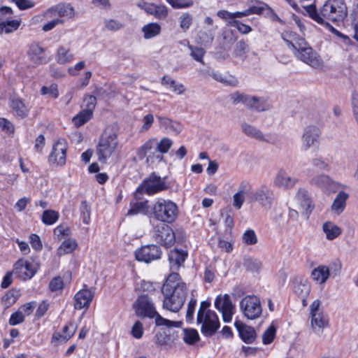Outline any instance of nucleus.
<instances>
[{"label":"nucleus","mask_w":358,"mask_h":358,"mask_svg":"<svg viewBox=\"0 0 358 358\" xmlns=\"http://www.w3.org/2000/svg\"><path fill=\"white\" fill-rule=\"evenodd\" d=\"M92 117V113H90V111L88 112L83 109L73 118L72 121L75 126L80 127L89 121Z\"/></svg>","instance_id":"47"},{"label":"nucleus","mask_w":358,"mask_h":358,"mask_svg":"<svg viewBox=\"0 0 358 358\" xmlns=\"http://www.w3.org/2000/svg\"><path fill=\"white\" fill-rule=\"evenodd\" d=\"M41 92L43 95L48 94L55 99L59 96L57 85L55 84H52L48 87L43 86L41 90Z\"/></svg>","instance_id":"59"},{"label":"nucleus","mask_w":358,"mask_h":358,"mask_svg":"<svg viewBox=\"0 0 358 358\" xmlns=\"http://www.w3.org/2000/svg\"><path fill=\"white\" fill-rule=\"evenodd\" d=\"M293 290L295 294L301 299L303 306H306L308 304L307 297L310 292V285L308 280L302 278L296 279L294 282Z\"/></svg>","instance_id":"23"},{"label":"nucleus","mask_w":358,"mask_h":358,"mask_svg":"<svg viewBox=\"0 0 358 358\" xmlns=\"http://www.w3.org/2000/svg\"><path fill=\"white\" fill-rule=\"evenodd\" d=\"M191 50L190 55L197 62L203 64V57L205 55V50L201 48L189 46Z\"/></svg>","instance_id":"56"},{"label":"nucleus","mask_w":358,"mask_h":358,"mask_svg":"<svg viewBox=\"0 0 358 358\" xmlns=\"http://www.w3.org/2000/svg\"><path fill=\"white\" fill-rule=\"evenodd\" d=\"M142 31L143 33L144 38L145 39H150L160 34L161 27L158 23H149L143 27Z\"/></svg>","instance_id":"41"},{"label":"nucleus","mask_w":358,"mask_h":358,"mask_svg":"<svg viewBox=\"0 0 358 358\" xmlns=\"http://www.w3.org/2000/svg\"><path fill=\"white\" fill-rule=\"evenodd\" d=\"M85 110L93 113V110L95 108L96 104V99L92 95H86L83 99Z\"/></svg>","instance_id":"57"},{"label":"nucleus","mask_w":358,"mask_h":358,"mask_svg":"<svg viewBox=\"0 0 358 358\" xmlns=\"http://www.w3.org/2000/svg\"><path fill=\"white\" fill-rule=\"evenodd\" d=\"M307 15L318 24L330 27L329 20L333 22L343 21L347 16V7L342 0H327L320 12H317L315 4L303 6Z\"/></svg>","instance_id":"2"},{"label":"nucleus","mask_w":358,"mask_h":358,"mask_svg":"<svg viewBox=\"0 0 358 358\" xmlns=\"http://www.w3.org/2000/svg\"><path fill=\"white\" fill-rule=\"evenodd\" d=\"M94 298V292L89 289H83L74 296V308L78 310L87 308Z\"/></svg>","instance_id":"24"},{"label":"nucleus","mask_w":358,"mask_h":358,"mask_svg":"<svg viewBox=\"0 0 358 358\" xmlns=\"http://www.w3.org/2000/svg\"><path fill=\"white\" fill-rule=\"evenodd\" d=\"M320 301L316 299L310 306L311 329L317 335H321L329 324V317L320 308Z\"/></svg>","instance_id":"7"},{"label":"nucleus","mask_w":358,"mask_h":358,"mask_svg":"<svg viewBox=\"0 0 358 358\" xmlns=\"http://www.w3.org/2000/svg\"><path fill=\"white\" fill-rule=\"evenodd\" d=\"M178 208L171 200L158 199L151 208L150 216L165 224L172 223L177 218Z\"/></svg>","instance_id":"5"},{"label":"nucleus","mask_w":358,"mask_h":358,"mask_svg":"<svg viewBox=\"0 0 358 358\" xmlns=\"http://www.w3.org/2000/svg\"><path fill=\"white\" fill-rule=\"evenodd\" d=\"M298 181L297 178L289 176L285 170L280 169L274 178L273 185L280 188L292 189Z\"/></svg>","instance_id":"21"},{"label":"nucleus","mask_w":358,"mask_h":358,"mask_svg":"<svg viewBox=\"0 0 358 358\" xmlns=\"http://www.w3.org/2000/svg\"><path fill=\"white\" fill-rule=\"evenodd\" d=\"M117 145V133L113 127H108L102 134L96 146L98 160L106 163Z\"/></svg>","instance_id":"6"},{"label":"nucleus","mask_w":358,"mask_h":358,"mask_svg":"<svg viewBox=\"0 0 358 358\" xmlns=\"http://www.w3.org/2000/svg\"><path fill=\"white\" fill-rule=\"evenodd\" d=\"M196 323L201 326V333L206 336H213L220 328L219 318L214 311L197 313Z\"/></svg>","instance_id":"9"},{"label":"nucleus","mask_w":358,"mask_h":358,"mask_svg":"<svg viewBox=\"0 0 358 358\" xmlns=\"http://www.w3.org/2000/svg\"><path fill=\"white\" fill-rule=\"evenodd\" d=\"M138 6L148 14L154 15L157 19H164L168 15L167 8L164 5H156L151 3L143 2Z\"/></svg>","instance_id":"26"},{"label":"nucleus","mask_w":358,"mask_h":358,"mask_svg":"<svg viewBox=\"0 0 358 358\" xmlns=\"http://www.w3.org/2000/svg\"><path fill=\"white\" fill-rule=\"evenodd\" d=\"M174 8H189L193 5L192 0H166Z\"/></svg>","instance_id":"58"},{"label":"nucleus","mask_w":358,"mask_h":358,"mask_svg":"<svg viewBox=\"0 0 358 358\" xmlns=\"http://www.w3.org/2000/svg\"><path fill=\"white\" fill-rule=\"evenodd\" d=\"M45 50L38 43H31L27 50V56L29 59L36 65H41L48 62L45 55Z\"/></svg>","instance_id":"22"},{"label":"nucleus","mask_w":358,"mask_h":358,"mask_svg":"<svg viewBox=\"0 0 358 358\" xmlns=\"http://www.w3.org/2000/svg\"><path fill=\"white\" fill-rule=\"evenodd\" d=\"M183 331V340L187 344L192 345L199 339L197 331L194 329H184Z\"/></svg>","instance_id":"50"},{"label":"nucleus","mask_w":358,"mask_h":358,"mask_svg":"<svg viewBox=\"0 0 358 358\" xmlns=\"http://www.w3.org/2000/svg\"><path fill=\"white\" fill-rule=\"evenodd\" d=\"M240 310L248 320L259 318L262 313L260 299L256 296H245L240 301Z\"/></svg>","instance_id":"10"},{"label":"nucleus","mask_w":358,"mask_h":358,"mask_svg":"<svg viewBox=\"0 0 358 358\" xmlns=\"http://www.w3.org/2000/svg\"><path fill=\"white\" fill-rule=\"evenodd\" d=\"M156 146V138H151L147 141L143 145L136 149V156L134 157V161L137 162L143 160L146 157V162H148L152 159L161 161L163 156L156 153L154 148Z\"/></svg>","instance_id":"14"},{"label":"nucleus","mask_w":358,"mask_h":358,"mask_svg":"<svg viewBox=\"0 0 358 358\" xmlns=\"http://www.w3.org/2000/svg\"><path fill=\"white\" fill-rule=\"evenodd\" d=\"M74 59L70 49L64 45H60L55 53V60L58 64H65L71 62Z\"/></svg>","instance_id":"36"},{"label":"nucleus","mask_w":358,"mask_h":358,"mask_svg":"<svg viewBox=\"0 0 358 358\" xmlns=\"http://www.w3.org/2000/svg\"><path fill=\"white\" fill-rule=\"evenodd\" d=\"M234 325L241 338L245 343H252L255 341L257 333L253 327L248 326L239 320H236Z\"/></svg>","instance_id":"25"},{"label":"nucleus","mask_w":358,"mask_h":358,"mask_svg":"<svg viewBox=\"0 0 358 358\" xmlns=\"http://www.w3.org/2000/svg\"><path fill=\"white\" fill-rule=\"evenodd\" d=\"M214 303L215 308L222 313L224 322H231L236 310L231 297L227 294H220L216 297Z\"/></svg>","instance_id":"13"},{"label":"nucleus","mask_w":358,"mask_h":358,"mask_svg":"<svg viewBox=\"0 0 358 358\" xmlns=\"http://www.w3.org/2000/svg\"><path fill=\"white\" fill-rule=\"evenodd\" d=\"M250 202H257L262 208L268 210L271 208L275 200L273 190L266 185H261L249 196Z\"/></svg>","instance_id":"11"},{"label":"nucleus","mask_w":358,"mask_h":358,"mask_svg":"<svg viewBox=\"0 0 358 358\" xmlns=\"http://www.w3.org/2000/svg\"><path fill=\"white\" fill-rule=\"evenodd\" d=\"M157 119L159 120L160 127L167 133L175 132L178 134L181 131V127L178 123L173 122L167 117L159 116Z\"/></svg>","instance_id":"40"},{"label":"nucleus","mask_w":358,"mask_h":358,"mask_svg":"<svg viewBox=\"0 0 358 358\" xmlns=\"http://www.w3.org/2000/svg\"><path fill=\"white\" fill-rule=\"evenodd\" d=\"M309 184L321 189L329 190L331 187L333 181L326 174H318L309 180Z\"/></svg>","instance_id":"32"},{"label":"nucleus","mask_w":358,"mask_h":358,"mask_svg":"<svg viewBox=\"0 0 358 358\" xmlns=\"http://www.w3.org/2000/svg\"><path fill=\"white\" fill-rule=\"evenodd\" d=\"M321 131L317 126L310 124L306 127L301 136V150L307 151L318 143Z\"/></svg>","instance_id":"16"},{"label":"nucleus","mask_w":358,"mask_h":358,"mask_svg":"<svg viewBox=\"0 0 358 358\" xmlns=\"http://www.w3.org/2000/svg\"><path fill=\"white\" fill-rule=\"evenodd\" d=\"M173 145V141L170 138H163L160 141L156 140V146L154 148L156 153L162 154L167 153Z\"/></svg>","instance_id":"44"},{"label":"nucleus","mask_w":358,"mask_h":358,"mask_svg":"<svg viewBox=\"0 0 358 358\" xmlns=\"http://www.w3.org/2000/svg\"><path fill=\"white\" fill-rule=\"evenodd\" d=\"M229 25L236 28L242 34H248L252 31L250 26L245 24L237 20H231L229 22Z\"/></svg>","instance_id":"60"},{"label":"nucleus","mask_w":358,"mask_h":358,"mask_svg":"<svg viewBox=\"0 0 358 358\" xmlns=\"http://www.w3.org/2000/svg\"><path fill=\"white\" fill-rule=\"evenodd\" d=\"M250 185L243 182L239 186V190L233 196V205L237 209H240L245 201V196L250 194Z\"/></svg>","instance_id":"30"},{"label":"nucleus","mask_w":358,"mask_h":358,"mask_svg":"<svg viewBox=\"0 0 358 358\" xmlns=\"http://www.w3.org/2000/svg\"><path fill=\"white\" fill-rule=\"evenodd\" d=\"M21 24L18 20H7L0 22V34L3 33L10 34L16 31Z\"/></svg>","instance_id":"43"},{"label":"nucleus","mask_w":358,"mask_h":358,"mask_svg":"<svg viewBox=\"0 0 358 358\" xmlns=\"http://www.w3.org/2000/svg\"><path fill=\"white\" fill-rule=\"evenodd\" d=\"M162 251L156 245H148L141 247L135 252V257L138 261L149 263L161 257Z\"/></svg>","instance_id":"18"},{"label":"nucleus","mask_w":358,"mask_h":358,"mask_svg":"<svg viewBox=\"0 0 358 358\" xmlns=\"http://www.w3.org/2000/svg\"><path fill=\"white\" fill-rule=\"evenodd\" d=\"M151 208L148 206V201H139L131 204V208L128 210V215H134L142 213L146 215H150Z\"/></svg>","instance_id":"39"},{"label":"nucleus","mask_w":358,"mask_h":358,"mask_svg":"<svg viewBox=\"0 0 358 358\" xmlns=\"http://www.w3.org/2000/svg\"><path fill=\"white\" fill-rule=\"evenodd\" d=\"M153 238L157 243L165 248L171 247L176 241L173 229L164 223H159L154 227Z\"/></svg>","instance_id":"12"},{"label":"nucleus","mask_w":358,"mask_h":358,"mask_svg":"<svg viewBox=\"0 0 358 358\" xmlns=\"http://www.w3.org/2000/svg\"><path fill=\"white\" fill-rule=\"evenodd\" d=\"M229 97L233 104L236 105L241 103L248 108L249 105H251V102L254 101V96H250L238 91L231 93Z\"/></svg>","instance_id":"38"},{"label":"nucleus","mask_w":358,"mask_h":358,"mask_svg":"<svg viewBox=\"0 0 358 358\" xmlns=\"http://www.w3.org/2000/svg\"><path fill=\"white\" fill-rule=\"evenodd\" d=\"M330 276L329 267L321 265L315 268L311 273L313 280L319 285H324Z\"/></svg>","instance_id":"31"},{"label":"nucleus","mask_w":358,"mask_h":358,"mask_svg":"<svg viewBox=\"0 0 358 358\" xmlns=\"http://www.w3.org/2000/svg\"><path fill=\"white\" fill-rule=\"evenodd\" d=\"M248 45L245 43V41L241 40L236 43V47L234 48V54L237 57L243 56L248 50Z\"/></svg>","instance_id":"62"},{"label":"nucleus","mask_w":358,"mask_h":358,"mask_svg":"<svg viewBox=\"0 0 358 358\" xmlns=\"http://www.w3.org/2000/svg\"><path fill=\"white\" fill-rule=\"evenodd\" d=\"M80 210L83 223L88 224L90 221V207L85 201L81 202Z\"/></svg>","instance_id":"53"},{"label":"nucleus","mask_w":358,"mask_h":358,"mask_svg":"<svg viewBox=\"0 0 358 358\" xmlns=\"http://www.w3.org/2000/svg\"><path fill=\"white\" fill-rule=\"evenodd\" d=\"M349 194L343 191H341L336 196L331 206V211L336 215H340L345 209L346 201Z\"/></svg>","instance_id":"29"},{"label":"nucleus","mask_w":358,"mask_h":358,"mask_svg":"<svg viewBox=\"0 0 358 358\" xmlns=\"http://www.w3.org/2000/svg\"><path fill=\"white\" fill-rule=\"evenodd\" d=\"M241 130L247 136L260 141H268L263 133L257 127L247 123H241Z\"/></svg>","instance_id":"35"},{"label":"nucleus","mask_w":358,"mask_h":358,"mask_svg":"<svg viewBox=\"0 0 358 358\" xmlns=\"http://www.w3.org/2000/svg\"><path fill=\"white\" fill-rule=\"evenodd\" d=\"M73 15V9L69 5H57L49 8L44 14L46 18L62 17H71Z\"/></svg>","instance_id":"28"},{"label":"nucleus","mask_w":358,"mask_h":358,"mask_svg":"<svg viewBox=\"0 0 358 358\" xmlns=\"http://www.w3.org/2000/svg\"><path fill=\"white\" fill-rule=\"evenodd\" d=\"M167 188L165 181L161 177L155 173H152L148 178L145 180L138 187L135 197L136 199H141L140 194L145 192L149 195L164 190Z\"/></svg>","instance_id":"8"},{"label":"nucleus","mask_w":358,"mask_h":358,"mask_svg":"<svg viewBox=\"0 0 358 358\" xmlns=\"http://www.w3.org/2000/svg\"><path fill=\"white\" fill-rule=\"evenodd\" d=\"M161 83L164 86H166L172 92L177 95H182L186 91V87L182 83H178L171 78L164 76L162 78Z\"/></svg>","instance_id":"34"},{"label":"nucleus","mask_w":358,"mask_h":358,"mask_svg":"<svg viewBox=\"0 0 358 358\" xmlns=\"http://www.w3.org/2000/svg\"><path fill=\"white\" fill-rule=\"evenodd\" d=\"M322 231L325 234L326 238L329 241L334 240L342 234L341 228L329 221L322 224Z\"/></svg>","instance_id":"37"},{"label":"nucleus","mask_w":358,"mask_h":358,"mask_svg":"<svg viewBox=\"0 0 358 358\" xmlns=\"http://www.w3.org/2000/svg\"><path fill=\"white\" fill-rule=\"evenodd\" d=\"M67 145L66 141L59 138L52 146L48 157V162L55 166H64L66 163Z\"/></svg>","instance_id":"15"},{"label":"nucleus","mask_w":358,"mask_h":358,"mask_svg":"<svg viewBox=\"0 0 358 358\" xmlns=\"http://www.w3.org/2000/svg\"><path fill=\"white\" fill-rule=\"evenodd\" d=\"M20 296V290L11 289L1 298V303L5 308H8L17 301Z\"/></svg>","instance_id":"42"},{"label":"nucleus","mask_w":358,"mask_h":358,"mask_svg":"<svg viewBox=\"0 0 358 358\" xmlns=\"http://www.w3.org/2000/svg\"><path fill=\"white\" fill-rule=\"evenodd\" d=\"M54 234L59 238H62L64 236H69L71 234V231L69 227L60 224L54 229Z\"/></svg>","instance_id":"64"},{"label":"nucleus","mask_w":358,"mask_h":358,"mask_svg":"<svg viewBox=\"0 0 358 358\" xmlns=\"http://www.w3.org/2000/svg\"><path fill=\"white\" fill-rule=\"evenodd\" d=\"M59 217V213L53 210H45L43 211L41 220L47 225L55 223Z\"/></svg>","instance_id":"46"},{"label":"nucleus","mask_w":358,"mask_h":358,"mask_svg":"<svg viewBox=\"0 0 358 358\" xmlns=\"http://www.w3.org/2000/svg\"><path fill=\"white\" fill-rule=\"evenodd\" d=\"M214 80L220 82L224 85L236 87L238 85L237 78L229 73H222L220 72L213 71L209 74Z\"/></svg>","instance_id":"33"},{"label":"nucleus","mask_w":358,"mask_h":358,"mask_svg":"<svg viewBox=\"0 0 358 358\" xmlns=\"http://www.w3.org/2000/svg\"><path fill=\"white\" fill-rule=\"evenodd\" d=\"M13 273L23 280L31 278L36 273V268L32 262L20 259L13 266Z\"/></svg>","instance_id":"17"},{"label":"nucleus","mask_w":358,"mask_h":358,"mask_svg":"<svg viewBox=\"0 0 358 358\" xmlns=\"http://www.w3.org/2000/svg\"><path fill=\"white\" fill-rule=\"evenodd\" d=\"M311 165L313 169L318 171H329L330 165L327 160L322 157H315L311 160Z\"/></svg>","instance_id":"45"},{"label":"nucleus","mask_w":358,"mask_h":358,"mask_svg":"<svg viewBox=\"0 0 358 358\" xmlns=\"http://www.w3.org/2000/svg\"><path fill=\"white\" fill-rule=\"evenodd\" d=\"M242 239L246 245H255L257 242L255 232L252 229L245 231L243 235Z\"/></svg>","instance_id":"55"},{"label":"nucleus","mask_w":358,"mask_h":358,"mask_svg":"<svg viewBox=\"0 0 358 358\" xmlns=\"http://www.w3.org/2000/svg\"><path fill=\"white\" fill-rule=\"evenodd\" d=\"M9 106L13 115L19 119L27 117L29 113V108L24 103V100L17 94L10 96Z\"/></svg>","instance_id":"20"},{"label":"nucleus","mask_w":358,"mask_h":358,"mask_svg":"<svg viewBox=\"0 0 358 358\" xmlns=\"http://www.w3.org/2000/svg\"><path fill=\"white\" fill-rule=\"evenodd\" d=\"M135 313L140 317L155 318L157 326L180 327L182 322H174L162 317L156 310L152 299L148 294L139 296L133 305Z\"/></svg>","instance_id":"4"},{"label":"nucleus","mask_w":358,"mask_h":358,"mask_svg":"<svg viewBox=\"0 0 358 358\" xmlns=\"http://www.w3.org/2000/svg\"><path fill=\"white\" fill-rule=\"evenodd\" d=\"M249 108L254 109L257 111L262 112L269 109V106L266 101L262 99L254 96V101L249 105Z\"/></svg>","instance_id":"51"},{"label":"nucleus","mask_w":358,"mask_h":358,"mask_svg":"<svg viewBox=\"0 0 358 358\" xmlns=\"http://www.w3.org/2000/svg\"><path fill=\"white\" fill-rule=\"evenodd\" d=\"M64 282L60 277L53 278L49 283V288L52 292H56L62 289L64 287Z\"/></svg>","instance_id":"63"},{"label":"nucleus","mask_w":358,"mask_h":358,"mask_svg":"<svg viewBox=\"0 0 358 358\" xmlns=\"http://www.w3.org/2000/svg\"><path fill=\"white\" fill-rule=\"evenodd\" d=\"M187 257V252L185 250L175 249L169 255L170 269L171 273H177L176 271L182 266Z\"/></svg>","instance_id":"27"},{"label":"nucleus","mask_w":358,"mask_h":358,"mask_svg":"<svg viewBox=\"0 0 358 358\" xmlns=\"http://www.w3.org/2000/svg\"><path fill=\"white\" fill-rule=\"evenodd\" d=\"M291 48L294 55L301 61L313 68L317 69L322 66V60L320 55L307 43L303 38L293 35L291 39L283 38Z\"/></svg>","instance_id":"3"},{"label":"nucleus","mask_w":358,"mask_h":358,"mask_svg":"<svg viewBox=\"0 0 358 358\" xmlns=\"http://www.w3.org/2000/svg\"><path fill=\"white\" fill-rule=\"evenodd\" d=\"M162 292L164 296V308L176 313L185 301L187 285L178 273H171L162 288Z\"/></svg>","instance_id":"1"},{"label":"nucleus","mask_w":358,"mask_h":358,"mask_svg":"<svg viewBox=\"0 0 358 358\" xmlns=\"http://www.w3.org/2000/svg\"><path fill=\"white\" fill-rule=\"evenodd\" d=\"M276 328L272 324L264 332L262 335V343L264 345H268L273 342L275 337Z\"/></svg>","instance_id":"49"},{"label":"nucleus","mask_w":358,"mask_h":358,"mask_svg":"<svg viewBox=\"0 0 358 358\" xmlns=\"http://www.w3.org/2000/svg\"><path fill=\"white\" fill-rule=\"evenodd\" d=\"M351 107L353 117L358 125V92L354 90L351 94Z\"/></svg>","instance_id":"52"},{"label":"nucleus","mask_w":358,"mask_h":358,"mask_svg":"<svg viewBox=\"0 0 358 358\" xmlns=\"http://www.w3.org/2000/svg\"><path fill=\"white\" fill-rule=\"evenodd\" d=\"M77 325L73 322H69L63 329L64 342L69 341L76 333Z\"/></svg>","instance_id":"54"},{"label":"nucleus","mask_w":358,"mask_h":358,"mask_svg":"<svg viewBox=\"0 0 358 358\" xmlns=\"http://www.w3.org/2000/svg\"><path fill=\"white\" fill-rule=\"evenodd\" d=\"M77 247V243L75 240L68 239L64 241L57 250L59 255L71 253Z\"/></svg>","instance_id":"48"},{"label":"nucleus","mask_w":358,"mask_h":358,"mask_svg":"<svg viewBox=\"0 0 358 358\" xmlns=\"http://www.w3.org/2000/svg\"><path fill=\"white\" fill-rule=\"evenodd\" d=\"M295 197L305 215L308 217L315 209V203L310 192L306 188L300 187L298 189Z\"/></svg>","instance_id":"19"},{"label":"nucleus","mask_w":358,"mask_h":358,"mask_svg":"<svg viewBox=\"0 0 358 358\" xmlns=\"http://www.w3.org/2000/svg\"><path fill=\"white\" fill-rule=\"evenodd\" d=\"M262 264L257 259H248L245 262L246 269L251 272H257L261 268Z\"/></svg>","instance_id":"61"}]
</instances>
